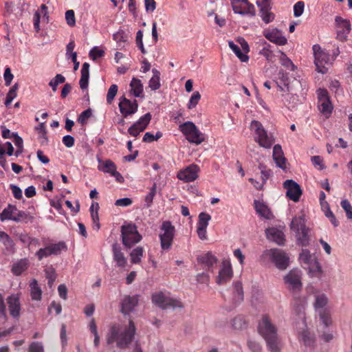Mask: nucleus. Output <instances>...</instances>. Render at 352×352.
Here are the masks:
<instances>
[{
  "instance_id": "f257e3e1",
  "label": "nucleus",
  "mask_w": 352,
  "mask_h": 352,
  "mask_svg": "<svg viewBox=\"0 0 352 352\" xmlns=\"http://www.w3.org/2000/svg\"><path fill=\"white\" fill-rule=\"evenodd\" d=\"M135 333V324L132 320H130L128 327H112L107 336V342L108 344H111L116 342L118 347L125 349L128 347L129 344L131 342Z\"/></svg>"
},
{
  "instance_id": "f03ea898",
  "label": "nucleus",
  "mask_w": 352,
  "mask_h": 352,
  "mask_svg": "<svg viewBox=\"0 0 352 352\" xmlns=\"http://www.w3.org/2000/svg\"><path fill=\"white\" fill-rule=\"evenodd\" d=\"M259 333L267 342L271 352H280V340L276 327L271 322L268 316H263L258 327Z\"/></svg>"
},
{
  "instance_id": "7ed1b4c3",
  "label": "nucleus",
  "mask_w": 352,
  "mask_h": 352,
  "mask_svg": "<svg viewBox=\"0 0 352 352\" xmlns=\"http://www.w3.org/2000/svg\"><path fill=\"white\" fill-rule=\"evenodd\" d=\"M262 256L265 259L270 260L280 270H284L289 266V257L286 252L280 249L266 250Z\"/></svg>"
},
{
  "instance_id": "20e7f679",
  "label": "nucleus",
  "mask_w": 352,
  "mask_h": 352,
  "mask_svg": "<svg viewBox=\"0 0 352 352\" xmlns=\"http://www.w3.org/2000/svg\"><path fill=\"white\" fill-rule=\"evenodd\" d=\"M250 129L254 133V140L258 144L265 148H270L274 139L272 135H268L263 124L256 120H253L250 124Z\"/></svg>"
},
{
  "instance_id": "39448f33",
  "label": "nucleus",
  "mask_w": 352,
  "mask_h": 352,
  "mask_svg": "<svg viewBox=\"0 0 352 352\" xmlns=\"http://www.w3.org/2000/svg\"><path fill=\"white\" fill-rule=\"evenodd\" d=\"M179 129L190 143L200 144L205 140L204 134L190 121L180 124Z\"/></svg>"
},
{
  "instance_id": "423d86ee",
  "label": "nucleus",
  "mask_w": 352,
  "mask_h": 352,
  "mask_svg": "<svg viewBox=\"0 0 352 352\" xmlns=\"http://www.w3.org/2000/svg\"><path fill=\"white\" fill-rule=\"evenodd\" d=\"M312 49L314 55V63L317 71L320 73L325 74L327 72L326 66L331 65L334 58H331L329 54L324 50H322L318 44L314 45Z\"/></svg>"
},
{
  "instance_id": "0eeeda50",
  "label": "nucleus",
  "mask_w": 352,
  "mask_h": 352,
  "mask_svg": "<svg viewBox=\"0 0 352 352\" xmlns=\"http://www.w3.org/2000/svg\"><path fill=\"white\" fill-rule=\"evenodd\" d=\"M161 232L159 237L160 239L161 248L163 250L170 249L175 236V229L169 221H165L161 226Z\"/></svg>"
},
{
  "instance_id": "6e6552de",
  "label": "nucleus",
  "mask_w": 352,
  "mask_h": 352,
  "mask_svg": "<svg viewBox=\"0 0 352 352\" xmlns=\"http://www.w3.org/2000/svg\"><path fill=\"white\" fill-rule=\"evenodd\" d=\"M121 232L122 243L126 247L131 248L142 239V236L139 234L135 224L129 223L122 226Z\"/></svg>"
},
{
  "instance_id": "1a4fd4ad",
  "label": "nucleus",
  "mask_w": 352,
  "mask_h": 352,
  "mask_svg": "<svg viewBox=\"0 0 352 352\" xmlns=\"http://www.w3.org/2000/svg\"><path fill=\"white\" fill-rule=\"evenodd\" d=\"M152 301L155 305L162 309L172 308L175 309L184 307V305L180 300L170 298L162 292L153 294Z\"/></svg>"
},
{
  "instance_id": "9d476101",
  "label": "nucleus",
  "mask_w": 352,
  "mask_h": 352,
  "mask_svg": "<svg viewBox=\"0 0 352 352\" xmlns=\"http://www.w3.org/2000/svg\"><path fill=\"white\" fill-rule=\"evenodd\" d=\"M318 107L320 113L328 118L332 113L333 104L330 100L329 93L325 89H318L316 91Z\"/></svg>"
},
{
  "instance_id": "9b49d317",
  "label": "nucleus",
  "mask_w": 352,
  "mask_h": 352,
  "mask_svg": "<svg viewBox=\"0 0 352 352\" xmlns=\"http://www.w3.org/2000/svg\"><path fill=\"white\" fill-rule=\"evenodd\" d=\"M284 283L287 288L292 292H298L302 288L301 274L298 270H292L284 276Z\"/></svg>"
},
{
  "instance_id": "f8f14e48",
  "label": "nucleus",
  "mask_w": 352,
  "mask_h": 352,
  "mask_svg": "<svg viewBox=\"0 0 352 352\" xmlns=\"http://www.w3.org/2000/svg\"><path fill=\"white\" fill-rule=\"evenodd\" d=\"M283 187L286 189V196L291 200L297 202L302 195V190L299 184L292 179L284 182Z\"/></svg>"
},
{
  "instance_id": "ddd939ff",
  "label": "nucleus",
  "mask_w": 352,
  "mask_h": 352,
  "mask_svg": "<svg viewBox=\"0 0 352 352\" xmlns=\"http://www.w3.org/2000/svg\"><path fill=\"white\" fill-rule=\"evenodd\" d=\"M199 171V167L197 164H192L179 171L177 178L184 182H192L198 177Z\"/></svg>"
},
{
  "instance_id": "4468645a",
  "label": "nucleus",
  "mask_w": 352,
  "mask_h": 352,
  "mask_svg": "<svg viewBox=\"0 0 352 352\" xmlns=\"http://www.w3.org/2000/svg\"><path fill=\"white\" fill-rule=\"evenodd\" d=\"M233 276L231 263L228 260H223L221 265L219 274L216 278L218 285H223L230 281Z\"/></svg>"
},
{
  "instance_id": "2eb2a0df",
  "label": "nucleus",
  "mask_w": 352,
  "mask_h": 352,
  "mask_svg": "<svg viewBox=\"0 0 352 352\" xmlns=\"http://www.w3.org/2000/svg\"><path fill=\"white\" fill-rule=\"evenodd\" d=\"M238 41L239 42L243 52H241L240 47L233 41H229L228 45L241 61L247 62L249 59L248 56L246 54L249 52V45L243 38H239Z\"/></svg>"
},
{
  "instance_id": "dca6fc26",
  "label": "nucleus",
  "mask_w": 352,
  "mask_h": 352,
  "mask_svg": "<svg viewBox=\"0 0 352 352\" xmlns=\"http://www.w3.org/2000/svg\"><path fill=\"white\" fill-rule=\"evenodd\" d=\"M21 294H11L7 298V303L8 305V310L10 315L14 318H19L21 310V305L20 302Z\"/></svg>"
},
{
  "instance_id": "f3484780",
  "label": "nucleus",
  "mask_w": 352,
  "mask_h": 352,
  "mask_svg": "<svg viewBox=\"0 0 352 352\" xmlns=\"http://www.w3.org/2000/svg\"><path fill=\"white\" fill-rule=\"evenodd\" d=\"M210 219L211 216L206 212H201L199 214L197 233L201 240L207 239V227Z\"/></svg>"
},
{
  "instance_id": "a211bd4d",
  "label": "nucleus",
  "mask_w": 352,
  "mask_h": 352,
  "mask_svg": "<svg viewBox=\"0 0 352 352\" xmlns=\"http://www.w3.org/2000/svg\"><path fill=\"white\" fill-rule=\"evenodd\" d=\"M118 107L122 116L127 117L128 116L134 114L138 111V104L137 100H134L132 102L123 96L120 99Z\"/></svg>"
},
{
  "instance_id": "6ab92c4d",
  "label": "nucleus",
  "mask_w": 352,
  "mask_h": 352,
  "mask_svg": "<svg viewBox=\"0 0 352 352\" xmlns=\"http://www.w3.org/2000/svg\"><path fill=\"white\" fill-rule=\"evenodd\" d=\"M151 113H146L142 116L136 122H135L131 127H129L128 130L129 133L134 137L138 136L146 128L151 121Z\"/></svg>"
},
{
  "instance_id": "aec40b11",
  "label": "nucleus",
  "mask_w": 352,
  "mask_h": 352,
  "mask_svg": "<svg viewBox=\"0 0 352 352\" xmlns=\"http://www.w3.org/2000/svg\"><path fill=\"white\" fill-rule=\"evenodd\" d=\"M0 243L3 245V253L12 255L16 251V243L12 238L6 232L0 230Z\"/></svg>"
},
{
  "instance_id": "412c9836",
  "label": "nucleus",
  "mask_w": 352,
  "mask_h": 352,
  "mask_svg": "<svg viewBox=\"0 0 352 352\" xmlns=\"http://www.w3.org/2000/svg\"><path fill=\"white\" fill-rule=\"evenodd\" d=\"M335 21L338 27L337 37L339 40L343 41L346 40L348 34L351 31L350 21L340 16H336Z\"/></svg>"
},
{
  "instance_id": "4be33fe9",
  "label": "nucleus",
  "mask_w": 352,
  "mask_h": 352,
  "mask_svg": "<svg viewBox=\"0 0 352 352\" xmlns=\"http://www.w3.org/2000/svg\"><path fill=\"white\" fill-rule=\"evenodd\" d=\"M265 37L278 45H284L287 43V38L283 35L282 32L277 29L265 30L263 32Z\"/></svg>"
},
{
  "instance_id": "5701e85b",
  "label": "nucleus",
  "mask_w": 352,
  "mask_h": 352,
  "mask_svg": "<svg viewBox=\"0 0 352 352\" xmlns=\"http://www.w3.org/2000/svg\"><path fill=\"white\" fill-rule=\"evenodd\" d=\"M232 7L233 11L236 14L241 15L248 14L252 16H254L256 14L254 6L250 2L236 3L232 5Z\"/></svg>"
},
{
  "instance_id": "b1692460",
  "label": "nucleus",
  "mask_w": 352,
  "mask_h": 352,
  "mask_svg": "<svg viewBox=\"0 0 352 352\" xmlns=\"http://www.w3.org/2000/svg\"><path fill=\"white\" fill-rule=\"evenodd\" d=\"M299 260L300 263L305 265V267L310 268L312 265L315 267L318 270H320V267L318 262L316 261V258L313 256L310 252L307 249H303L300 254Z\"/></svg>"
},
{
  "instance_id": "393cba45",
  "label": "nucleus",
  "mask_w": 352,
  "mask_h": 352,
  "mask_svg": "<svg viewBox=\"0 0 352 352\" xmlns=\"http://www.w3.org/2000/svg\"><path fill=\"white\" fill-rule=\"evenodd\" d=\"M329 298L325 294L318 293L315 295L314 307L316 312H319L321 310H328L331 309L329 306Z\"/></svg>"
},
{
  "instance_id": "a878e982",
  "label": "nucleus",
  "mask_w": 352,
  "mask_h": 352,
  "mask_svg": "<svg viewBox=\"0 0 352 352\" xmlns=\"http://www.w3.org/2000/svg\"><path fill=\"white\" fill-rule=\"evenodd\" d=\"M265 232L269 240L275 242L279 245L284 244V234L280 230L276 228H270L266 230Z\"/></svg>"
},
{
  "instance_id": "bb28decb",
  "label": "nucleus",
  "mask_w": 352,
  "mask_h": 352,
  "mask_svg": "<svg viewBox=\"0 0 352 352\" xmlns=\"http://www.w3.org/2000/svg\"><path fill=\"white\" fill-rule=\"evenodd\" d=\"M138 303V296H126L124 298L122 301V312L124 314H128L131 311H132L135 306Z\"/></svg>"
},
{
  "instance_id": "cd10ccee",
  "label": "nucleus",
  "mask_w": 352,
  "mask_h": 352,
  "mask_svg": "<svg viewBox=\"0 0 352 352\" xmlns=\"http://www.w3.org/2000/svg\"><path fill=\"white\" fill-rule=\"evenodd\" d=\"M273 159L276 166L282 169L286 168V159L284 157L281 146L276 144L273 148Z\"/></svg>"
},
{
  "instance_id": "c85d7f7f",
  "label": "nucleus",
  "mask_w": 352,
  "mask_h": 352,
  "mask_svg": "<svg viewBox=\"0 0 352 352\" xmlns=\"http://www.w3.org/2000/svg\"><path fill=\"white\" fill-rule=\"evenodd\" d=\"M197 261L210 270L217 263V258L211 252H208L198 256Z\"/></svg>"
},
{
  "instance_id": "c756f323",
  "label": "nucleus",
  "mask_w": 352,
  "mask_h": 352,
  "mask_svg": "<svg viewBox=\"0 0 352 352\" xmlns=\"http://www.w3.org/2000/svg\"><path fill=\"white\" fill-rule=\"evenodd\" d=\"M113 261L116 263V266L119 267H124L127 264L126 258L120 248L116 245L113 246Z\"/></svg>"
},
{
  "instance_id": "7c9ffc66",
  "label": "nucleus",
  "mask_w": 352,
  "mask_h": 352,
  "mask_svg": "<svg viewBox=\"0 0 352 352\" xmlns=\"http://www.w3.org/2000/svg\"><path fill=\"white\" fill-rule=\"evenodd\" d=\"M130 93L135 97H143V85L140 79L133 78L130 82Z\"/></svg>"
},
{
  "instance_id": "2f4dec72",
  "label": "nucleus",
  "mask_w": 352,
  "mask_h": 352,
  "mask_svg": "<svg viewBox=\"0 0 352 352\" xmlns=\"http://www.w3.org/2000/svg\"><path fill=\"white\" fill-rule=\"evenodd\" d=\"M29 267V261L28 258H21L14 263L12 267L11 271L15 276L21 275Z\"/></svg>"
},
{
  "instance_id": "473e14b6",
  "label": "nucleus",
  "mask_w": 352,
  "mask_h": 352,
  "mask_svg": "<svg viewBox=\"0 0 352 352\" xmlns=\"http://www.w3.org/2000/svg\"><path fill=\"white\" fill-rule=\"evenodd\" d=\"M89 64L84 63L81 68V77L79 81L80 87L82 89H86L89 85Z\"/></svg>"
},
{
  "instance_id": "72a5a7b5",
  "label": "nucleus",
  "mask_w": 352,
  "mask_h": 352,
  "mask_svg": "<svg viewBox=\"0 0 352 352\" xmlns=\"http://www.w3.org/2000/svg\"><path fill=\"white\" fill-rule=\"evenodd\" d=\"M290 228L296 232L303 230L304 229L308 228L305 226V218L303 214L293 218Z\"/></svg>"
},
{
  "instance_id": "f704fd0d",
  "label": "nucleus",
  "mask_w": 352,
  "mask_h": 352,
  "mask_svg": "<svg viewBox=\"0 0 352 352\" xmlns=\"http://www.w3.org/2000/svg\"><path fill=\"white\" fill-rule=\"evenodd\" d=\"M98 168L99 170L104 173H109L111 175H112L117 170L115 163L110 160H107L105 161L100 160Z\"/></svg>"
},
{
  "instance_id": "c9c22d12",
  "label": "nucleus",
  "mask_w": 352,
  "mask_h": 352,
  "mask_svg": "<svg viewBox=\"0 0 352 352\" xmlns=\"http://www.w3.org/2000/svg\"><path fill=\"white\" fill-rule=\"evenodd\" d=\"M309 228L296 232V243L301 246H307L309 245Z\"/></svg>"
},
{
  "instance_id": "e433bc0d",
  "label": "nucleus",
  "mask_w": 352,
  "mask_h": 352,
  "mask_svg": "<svg viewBox=\"0 0 352 352\" xmlns=\"http://www.w3.org/2000/svg\"><path fill=\"white\" fill-rule=\"evenodd\" d=\"M30 296L32 300H41L42 296V290L38 286L36 280L33 279L30 283Z\"/></svg>"
},
{
  "instance_id": "4c0bfd02",
  "label": "nucleus",
  "mask_w": 352,
  "mask_h": 352,
  "mask_svg": "<svg viewBox=\"0 0 352 352\" xmlns=\"http://www.w3.org/2000/svg\"><path fill=\"white\" fill-rule=\"evenodd\" d=\"M152 72L153 76L149 80L148 87L151 89V90L156 91L161 87L160 72L156 69H153Z\"/></svg>"
},
{
  "instance_id": "58836bf2",
  "label": "nucleus",
  "mask_w": 352,
  "mask_h": 352,
  "mask_svg": "<svg viewBox=\"0 0 352 352\" xmlns=\"http://www.w3.org/2000/svg\"><path fill=\"white\" fill-rule=\"evenodd\" d=\"M16 211H17V209L15 206L9 205L8 208L3 209L2 212L0 214V220L1 221H4L6 220H17L16 219L13 218Z\"/></svg>"
},
{
  "instance_id": "ea45409f",
  "label": "nucleus",
  "mask_w": 352,
  "mask_h": 352,
  "mask_svg": "<svg viewBox=\"0 0 352 352\" xmlns=\"http://www.w3.org/2000/svg\"><path fill=\"white\" fill-rule=\"evenodd\" d=\"M144 248L142 247H137L130 253L131 262L132 264H139L143 257Z\"/></svg>"
},
{
  "instance_id": "a19ab883",
  "label": "nucleus",
  "mask_w": 352,
  "mask_h": 352,
  "mask_svg": "<svg viewBox=\"0 0 352 352\" xmlns=\"http://www.w3.org/2000/svg\"><path fill=\"white\" fill-rule=\"evenodd\" d=\"M52 255H59L60 253L64 251L67 250V246L64 241H59L56 243H52L49 245Z\"/></svg>"
},
{
  "instance_id": "79ce46f5",
  "label": "nucleus",
  "mask_w": 352,
  "mask_h": 352,
  "mask_svg": "<svg viewBox=\"0 0 352 352\" xmlns=\"http://www.w3.org/2000/svg\"><path fill=\"white\" fill-rule=\"evenodd\" d=\"M234 300L236 302H240L243 300V289L242 283L240 281L234 283Z\"/></svg>"
},
{
  "instance_id": "37998d69",
  "label": "nucleus",
  "mask_w": 352,
  "mask_h": 352,
  "mask_svg": "<svg viewBox=\"0 0 352 352\" xmlns=\"http://www.w3.org/2000/svg\"><path fill=\"white\" fill-rule=\"evenodd\" d=\"M322 323L326 327H329L332 324V319L331 316V309L328 310H321L317 312Z\"/></svg>"
},
{
  "instance_id": "c03bdc74",
  "label": "nucleus",
  "mask_w": 352,
  "mask_h": 352,
  "mask_svg": "<svg viewBox=\"0 0 352 352\" xmlns=\"http://www.w3.org/2000/svg\"><path fill=\"white\" fill-rule=\"evenodd\" d=\"M278 78L280 82L283 84V86L280 85L278 82H276V85L279 88L280 91H285V90H289V76L288 74L285 72H284L283 70L279 71L278 72Z\"/></svg>"
},
{
  "instance_id": "a18cd8bd",
  "label": "nucleus",
  "mask_w": 352,
  "mask_h": 352,
  "mask_svg": "<svg viewBox=\"0 0 352 352\" xmlns=\"http://www.w3.org/2000/svg\"><path fill=\"white\" fill-rule=\"evenodd\" d=\"M94 205L92 204V206L90 208V212H91V216L94 224V228L96 230H98L100 229V223H99V216H98V208L99 206L98 204L96 203V210H94Z\"/></svg>"
},
{
  "instance_id": "49530a36",
  "label": "nucleus",
  "mask_w": 352,
  "mask_h": 352,
  "mask_svg": "<svg viewBox=\"0 0 352 352\" xmlns=\"http://www.w3.org/2000/svg\"><path fill=\"white\" fill-rule=\"evenodd\" d=\"M113 38L120 46H121L122 43H124L127 41L128 36L124 30H119L117 32L113 34Z\"/></svg>"
},
{
  "instance_id": "de8ad7c7",
  "label": "nucleus",
  "mask_w": 352,
  "mask_h": 352,
  "mask_svg": "<svg viewBox=\"0 0 352 352\" xmlns=\"http://www.w3.org/2000/svg\"><path fill=\"white\" fill-rule=\"evenodd\" d=\"M65 81V78L62 74H56L49 82V85L52 87L53 91H56L57 87L59 84L63 83Z\"/></svg>"
},
{
  "instance_id": "09e8293b",
  "label": "nucleus",
  "mask_w": 352,
  "mask_h": 352,
  "mask_svg": "<svg viewBox=\"0 0 352 352\" xmlns=\"http://www.w3.org/2000/svg\"><path fill=\"white\" fill-rule=\"evenodd\" d=\"M157 184L154 183L150 189V192L145 197V202L147 208L150 207L153 203L154 197L156 195Z\"/></svg>"
},
{
  "instance_id": "8fccbe9b",
  "label": "nucleus",
  "mask_w": 352,
  "mask_h": 352,
  "mask_svg": "<svg viewBox=\"0 0 352 352\" xmlns=\"http://www.w3.org/2000/svg\"><path fill=\"white\" fill-rule=\"evenodd\" d=\"M280 64L283 66H284V67H287L288 69H290L292 71L294 70L295 66H294V63L287 56V55L284 52H281V55H280Z\"/></svg>"
},
{
  "instance_id": "3c124183",
  "label": "nucleus",
  "mask_w": 352,
  "mask_h": 352,
  "mask_svg": "<svg viewBox=\"0 0 352 352\" xmlns=\"http://www.w3.org/2000/svg\"><path fill=\"white\" fill-rule=\"evenodd\" d=\"M118 87L116 85H111L107 94V102L111 104L118 93Z\"/></svg>"
},
{
  "instance_id": "603ef678",
  "label": "nucleus",
  "mask_w": 352,
  "mask_h": 352,
  "mask_svg": "<svg viewBox=\"0 0 352 352\" xmlns=\"http://www.w3.org/2000/svg\"><path fill=\"white\" fill-rule=\"evenodd\" d=\"M52 252L50 250V248L49 245L43 248H40L36 252V256L38 258L39 261H41L43 258L48 257L50 256H52Z\"/></svg>"
},
{
  "instance_id": "864d4df0",
  "label": "nucleus",
  "mask_w": 352,
  "mask_h": 352,
  "mask_svg": "<svg viewBox=\"0 0 352 352\" xmlns=\"http://www.w3.org/2000/svg\"><path fill=\"white\" fill-rule=\"evenodd\" d=\"M246 322L241 316L235 317L232 322V325L235 329H241L245 327Z\"/></svg>"
},
{
  "instance_id": "5fc2aeb1",
  "label": "nucleus",
  "mask_w": 352,
  "mask_h": 352,
  "mask_svg": "<svg viewBox=\"0 0 352 352\" xmlns=\"http://www.w3.org/2000/svg\"><path fill=\"white\" fill-rule=\"evenodd\" d=\"M201 99V94L198 91H195L188 102V108L191 109L195 108L198 104L199 101Z\"/></svg>"
},
{
  "instance_id": "6e6d98bb",
  "label": "nucleus",
  "mask_w": 352,
  "mask_h": 352,
  "mask_svg": "<svg viewBox=\"0 0 352 352\" xmlns=\"http://www.w3.org/2000/svg\"><path fill=\"white\" fill-rule=\"evenodd\" d=\"M162 137V133L160 131H157L155 135L150 132H146L143 137V142H152L155 140H157Z\"/></svg>"
},
{
  "instance_id": "4d7b16f0",
  "label": "nucleus",
  "mask_w": 352,
  "mask_h": 352,
  "mask_svg": "<svg viewBox=\"0 0 352 352\" xmlns=\"http://www.w3.org/2000/svg\"><path fill=\"white\" fill-rule=\"evenodd\" d=\"M15 236L17 239L22 243L23 244L27 245L28 246H30V239L31 236L26 232H16Z\"/></svg>"
},
{
  "instance_id": "13d9d810",
  "label": "nucleus",
  "mask_w": 352,
  "mask_h": 352,
  "mask_svg": "<svg viewBox=\"0 0 352 352\" xmlns=\"http://www.w3.org/2000/svg\"><path fill=\"white\" fill-rule=\"evenodd\" d=\"M13 136L14 138V142L15 146L17 147V149L15 152V155L17 157L19 156L23 151V140L22 138L19 136L16 133L13 134Z\"/></svg>"
},
{
  "instance_id": "bf43d9fd",
  "label": "nucleus",
  "mask_w": 352,
  "mask_h": 352,
  "mask_svg": "<svg viewBox=\"0 0 352 352\" xmlns=\"http://www.w3.org/2000/svg\"><path fill=\"white\" fill-rule=\"evenodd\" d=\"M28 352H45L44 346L41 342H32L28 348Z\"/></svg>"
},
{
  "instance_id": "052dcab7",
  "label": "nucleus",
  "mask_w": 352,
  "mask_h": 352,
  "mask_svg": "<svg viewBox=\"0 0 352 352\" xmlns=\"http://www.w3.org/2000/svg\"><path fill=\"white\" fill-rule=\"evenodd\" d=\"M259 12L262 20L265 23H269L274 19V14L270 12V10H265Z\"/></svg>"
},
{
  "instance_id": "680f3d73",
  "label": "nucleus",
  "mask_w": 352,
  "mask_h": 352,
  "mask_svg": "<svg viewBox=\"0 0 352 352\" xmlns=\"http://www.w3.org/2000/svg\"><path fill=\"white\" fill-rule=\"evenodd\" d=\"M305 3L302 1H299L294 6V15L295 17L300 16L304 11Z\"/></svg>"
},
{
  "instance_id": "e2e57ef3",
  "label": "nucleus",
  "mask_w": 352,
  "mask_h": 352,
  "mask_svg": "<svg viewBox=\"0 0 352 352\" xmlns=\"http://www.w3.org/2000/svg\"><path fill=\"white\" fill-rule=\"evenodd\" d=\"M342 208L344 210L348 219H352V206L350 202L346 200H342L340 203Z\"/></svg>"
},
{
  "instance_id": "0e129e2a",
  "label": "nucleus",
  "mask_w": 352,
  "mask_h": 352,
  "mask_svg": "<svg viewBox=\"0 0 352 352\" xmlns=\"http://www.w3.org/2000/svg\"><path fill=\"white\" fill-rule=\"evenodd\" d=\"M104 55V51L99 49L97 47H93L89 52V56L96 60L98 58L102 57Z\"/></svg>"
},
{
  "instance_id": "69168bd1",
  "label": "nucleus",
  "mask_w": 352,
  "mask_h": 352,
  "mask_svg": "<svg viewBox=\"0 0 352 352\" xmlns=\"http://www.w3.org/2000/svg\"><path fill=\"white\" fill-rule=\"evenodd\" d=\"M65 19L67 23L73 27L76 24L75 14L73 10H69L65 12Z\"/></svg>"
},
{
  "instance_id": "338daca9",
  "label": "nucleus",
  "mask_w": 352,
  "mask_h": 352,
  "mask_svg": "<svg viewBox=\"0 0 352 352\" xmlns=\"http://www.w3.org/2000/svg\"><path fill=\"white\" fill-rule=\"evenodd\" d=\"M257 6L259 8V12L265 10H271V3L270 0H256Z\"/></svg>"
},
{
  "instance_id": "774afa93",
  "label": "nucleus",
  "mask_w": 352,
  "mask_h": 352,
  "mask_svg": "<svg viewBox=\"0 0 352 352\" xmlns=\"http://www.w3.org/2000/svg\"><path fill=\"white\" fill-rule=\"evenodd\" d=\"M91 115V110L90 109H86L80 114L78 120L80 123L85 124L86 120L89 118Z\"/></svg>"
}]
</instances>
